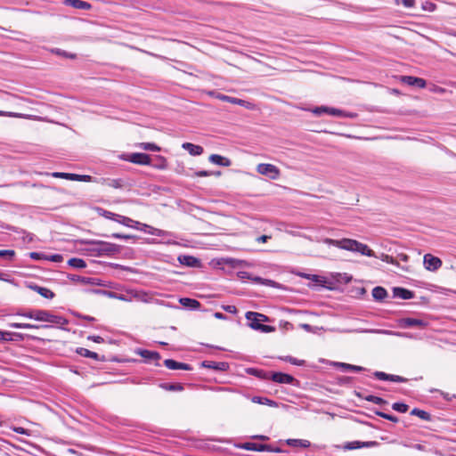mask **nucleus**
Masks as SVG:
<instances>
[{
	"label": "nucleus",
	"mask_w": 456,
	"mask_h": 456,
	"mask_svg": "<svg viewBox=\"0 0 456 456\" xmlns=\"http://www.w3.org/2000/svg\"><path fill=\"white\" fill-rule=\"evenodd\" d=\"M393 293L395 297H399L402 299H411L414 297L412 291L400 287L394 288Z\"/></svg>",
	"instance_id": "20"
},
{
	"label": "nucleus",
	"mask_w": 456,
	"mask_h": 456,
	"mask_svg": "<svg viewBox=\"0 0 456 456\" xmlns=\"http://www.w3.org/2000/svg\"><path fill=\"white\" fill-rule=\"evenodd\" d=\"M269 449H265V452H281L282 450L279 447H273L271 444H265Z\"/></svg>",
	"instance_id": "57"
},
{
	"label": "nucleus",
	"mask_w": 456,
	"mask_h": 456,
	"mask_svg": "<svg viewBox=\"0 0 456 456\" xmlns=\"http://www.w3.org/2000/svg\"><path fill=\"white\" fill-rule=\"evenodd\" d=\"M28 288L31 289L32 290L37 292L39 295H41L45 298L52 299L54 297V293L47 288L40 287L36 284H30V285H28Z\"/></svg>",
	"instance_id": "19"
},
{
	"label": "nucleus",
	"mask_w": 456,
	"mask_h": 456,
	"mask_svg": "<svg viewBox=\"0 0 456 456\" xmlns=\"http://www.w3.org/2000/svg\"><path fill=\"white\" fill-rule=\"evenodd\" d=\"M365 400L368 401V402L376 403V404L386 403V401L383 398L376 396V395H370L366 396Z\"/></svg>",
	"instance_id": "44"
},
{
	"label": "nucleus",
	"mask_w": 456,
	"mask_h": 456,
	"mask_svg": "<svg viewBox=\"0 0 456 456\" xmlns=\"http://www.w3.org/2000/svg\"><path fill=\"white\" fill-rule=\"evenodd\" d=\"M20 316L26 317L28 319L35 320V309H29L25 311H20L17 314Z\"/></svg>",
	"instance_id": "46"
},
{
	"label": "nucleus",
	"mask_w": 456,
	"mask_h": 456,
	"mask_svg": "<svg viewBox=\"0 0 456 456\" xmlns=\"http://www.w3.org/2000/svg\"><path fill=\"white\" fill-rule=\"evenodd\" d=\"M137 354L142 356V358L151 361V360H159L160 354L155 351H150L146 349H139L137 350Z\"/></svg>",
	"instance_id": "23"
},
{
	"label": "nucleus",
	"mask_w": 456,
	"mask_h": 456,
	"mask_svg": "<svg viewBox=\"0 0 456 456\" xmlns=\"http://www.w3.org/2000/svg\"><path fill=\"white\" fill-rule=\"evenodd\" d=\"M102 216L106 218L115 220L118 215L107 210H102Z\"/></svg>",
	"instance_id": "55"
},
{
	"label": "nucleus",
	"mask_w": 456,
	"mask_h": 456,
	"mask_svg": "<svg viewBox=\"0 0 456 456\" xmlns=\"http://www.w3.org/2000/svg\"><path fill=\"white\" fill-rule=\"evenodd\" d=\"M246 319L249 322L248 325L251 329L260 330L262 332H272L275 329L269 325L260 323V322H267L268 318L265 314H258L256 312H247Z\"/></svg>",
	"instance_id": "3"
},
{
	"label": "nucleus",
	"mask_w": 456,
	"mask_h": 456,
	"mask_svg": "<svg viewBox=\"0 0 456 456\" xmlns=\"http://www.w3.org/2000/svg\"><path fill=\"white\" fill-rule=\"evenodd\" d=\"M104 183L112 188H121L123 186V181L121 179H107Z\"/></svg>",
	"instance_id": "39"
},
{
	"label": "nucleus",
	"mask_w": 456,
	"mask_h": 456,
	"mask_svg": "<svg viewBox=\"0 0 456 456\" xmlns=\"http://www.w3.org/2000/svg\"><path fill=\"white\" fill-rule=\"evenodd\" d=\"M377 444L376 441L362 442V447H374Z\"/></svg>",
	"instance_id": "61"
},
{
	"label": "nucleus",
	"mask_w": 456,
	"mask_h": 456,
	"mask_svg": "<svg viewBox=\"0 0 456 456\" xmlns=\"http://www.w3.org/2000/svg\"><path fill=\"white\" fill-rule=\"evenodd\" d=\"M312 112L314 114H315L316 116H321L322 114H328V107L327 106L316 107L312 110Z\"/></svg>",
	"instance_id": "49"
},
{
	"label": "nucleus",
	"mask_w": 456,
	"mask_h": 456,
	"mask_svg": "<svg viewBox=\"0 0 456 456\" xmlns=\"http://www.w3.org/2000/svg\"><path fill=\"white\" fill-rule=\"evenodd\" d=\"M248 373L253 374L255 376L261 377L262 370H256V369H249L248 370Z\"/></svg>",
	"instance_id": "63"
},
{
	"label": "nucleus",
	"mask_w": 456,
	"mask_h": 456,
	"mask_svg": "<svg viewBox=\"0 0 456 456\" xmlns=\"http://www.w3.org/2000/svg\"><path fill=\"white\" fill-rule=\"evenodd\" d=\"M12 341H22L24 340V335L18 332H10Z\"/></svg>",
	"instance_id": "50"
},
{
	"label": "nucleus",
	"mask_w": 456,
	"mask_h": 456,
	"mask_svg": "<svg viewBox=\"0 0 456 456\" xmlns=\"http://www.w3.org/2000/svg\"><path fill=\"white\" fill-rule=\"evenodd\" d=\"M0 117L26 118L25 115L16 112L0 110Z\"/></svg>",
	"instance_id": "47"
},
{
	"label": "nucleus",
	"mask_w": 456,
	"mask_h": 456,
	"mask_svg": "<svg viewBox=\"0 0 456 456\" xmlns=\"http://www.w3.org/2000/svg\"><path fill=\"white\" fill-rule=\"evenodd\" d=\"M372 297L378 301H382L387 297V292L384 288L378 286L372 289Z\"/></svg>",
	"instance_id": "28"
},
{
	"label": "nucleus",
	"mask_w": 456,
	"mask_h": 456,
	"mask_svg": "<svg viewBox=\"0 0 456 456\" xmlns=\"http://www.w3.org/2000/svg\"><path fill=\"white\" fill-rule=\"evenodd\" d=\"M128 160L134 164L150 165L151 157L145 153H132L128 157Z\"/></svg>",
	"instance_id": "13"
},
{
	"label": "nucleus",
	"mask_w": 456,
	"mask_h": 456,
	"mask_svg": "<svg viewBox=\"0 0 456 456\" xmlns=\"http://www.w3.org/2000/svg\"><path fill=\"white\" fill-rule=\"evenodd\" d=\"M328 114L339 118H355L357 117L356 113L347 112L339 109L328 107Z\"/></svg>",
	"instance_id": "17"
},
{
	"label": "nucleus",
	"mask_w": 456,
	"mask_h": 456,
	"mask_svg": "<svg viewBox=\"0 0 456 456\" xmlns=\"http://www.w3.org/2000/svg\"><path fill=\"white\" fill-rule=\"evenodd\" d=\"M401 81L408 86H417L419 88H424L427 85L425 79L412 76H403Z\"/></svg>",
	"instance_id": "12"
},
{
	"label": "nucleus",
	"mask_w": 456,
	"mask_h": 456,
	"mask_svg": "<svg viewBox=\"0 0 456 456\" xmlns=\"http://www.w3.org/2000/svg\"><path fill=\"white\" fill-rule=\"evenodd\" d=\"M323 242L330 246H335L341 249L358 252L361 255L367 256H375V253L372 249H370L366 244L359 242L353 239L344 238L342 240H333L330 238H325Z\"/></svg>",
	"instance_id": "1"
},
{
	"label": "nucleus",
	"mask_w": 456,
	"mask_h": 456,
	"mask_svg": "<svg viewBox=\"0 0 456 456\" xmlns=\"http://www.w3.org/2000/svg\"><path fill=\"white\" fill-rule=\"evenodd\" d=\"M256 171L263 175H266L271 179H277L280 176L279 168L273 164L261 163L256 167Z\"/></svg>",
	"instance_id": "5"
},
{
	"label": "nucleus",
	"mask_w": 456,
	"mask_h": 456,
	"mask_svg": "<svg viewBox=\"0 0 456 456\" xmlns=\"http://www.w3.org/2000/svg\"><path fill=\"white\" fill-rule=\"evenodd\" d=\"M397 259L400 261L407 262L409 260V256L406 254L401 253L398 254Z\"/></svg>",
	"instance_id": "62"
},
{
	"label": "nucleus",
	"mask_w": 456,
	"mask_h": 456,
	"mask_svg": "<svg viewBox=\"0 0 456 456\" xmlns=\"http://www.w3.org/2000/svg\"><path fill=\"white\" fill-rule=\"evenodd\" d=\"M283 361L285 362H288L293 365H297V366H302L305 364V361L304 360H298L297 358H294L292 356H285L284 358H282Z\"/></svg>",
	"instance_id": "43"
},
{
	"label": "nucleus",
	"mask_w": 456,
	"mask_h": 456,
	"mask_svg": "<svg viewBox=\"0 0 456 456\" xmlns=\"http://www.w3.org/2000/svg\"><path fill=\"white\" fill-rule=\"evenodd\" d=\"M0 341H4V342L12 341L10 331L0 330Z\"/></svg>",
	"instance_id": "51"
},
{
	"label": "nucleus",
	"mask_w": 456,
	"mask_h": 456,
	"mask_svg": "<svg viewBox=\"0 0 456 456\" xmlns=\"http://www.w3.org/2000/svg\"><path fill=\"white\" fill-rule=\"evenodd\" d=\"M179 302L183 306L187 307V308L196 310L200 307V303L196 299H192V298H189V297H181L179 299Z\"/></svg>",
	"instance_id": "25"
},
{
	"label": "nucleus",
	"mask_w": 456,
	"mask_h": 456,
	"mask_svg": "<svg viewBox=\"0 0 456 456\" xmlns=\"http://www.w3.org/2000/svg\"><path fill=\"white\" fill-rule=\"evenodd\" d=\"M254 281H256V282H259V283H263V284H273V283H274V281H270V280H265V281H264V280L262 278H260V277H256L254 279Z\"/></svg>",
	"instance_id": "59"
},
{
	"label": "nucleus",
	"mask_w": 456,
	"mask_h": 456,
	"mask_svg": "<svg viewBox=\"0 0 456 456\" xmlns=\"http://www.w3.org/2000/svg\"><path fill=\"white\" fill-rule=\"evenodd\" d=\"M243 449L255 452H265V449H269L265 444L256 443H245L242 446Z\"/></svg>",
	"instance_id": "27"
},
{
	"label": "nucleus",
	"mask_w": 456,
	"mask_h": 456,
	"mask_svg": "<svg viewBox=\"0 0 456 456\" xmlns=\"http://www.w3.org/2000/svg\"><path fill=\"white\" fill-rule=\"evenodd\" d=\"M134 224H137V225H140L138 230L143 231L145 232H148L151 235L160 236L162 234V232H163L159 229L151 227V226H150L148 224H142V223L137 222V221L134 222Z\"/></svg>",
	"instance_id": "24"
},
{
	"label": "nucleus",
	"mask_w": 456,
	"mask_h": 456,
	"mask_svg": "<svg viewBox=\"0 0 456 456\" xmlns=\"http://www.w3.org/2000/svg\"><path fill=\"white\" fill-rule=\"evenodd\" d=\"M392 409L398 412H406L409 409V406L403 403H395L392 405Z\"/></svg>",
	"instance_id": "40"
},
{
	"label": "nucleus",
	"mask_w": 456,
	"mask_h": 456,
	"mask_svg": "<svg viewBox=\"0 0 456 456\" xmlns=\"http://www.w3.org/2000/svg\"><path fill=\"white\" fill-rule=\"evenodd\" d=\"M164 365L169 370H191V367L189 364L183 363V362H179L173 359L165 360Z\"/></svg>",
	"instance_id": "15"
},
{
	"label": "nucleus",
	"mask_w": 456,
	"mask_h": 456,
	"mask_svg": "<svg viewBox=\"0 0 456 456\" xmlns=\"http://www.w3.org/2000/svg\"><path fill=\"white\" fill-rule=\"evenodd\" d=\"M201 365L204 368L219 371H225L228 369V363L225 362L204 361L202 362Z\"/></svg>",
	"instance_id": "14"
},
{
	"label": "nucleus",
	"mask_w": 456,
	"mask_h": 456,
	"mask_svg": "<svg viewBox=\"0 0 456 456\" xmlns=\"http://www.w3.org/2000/svg\"><path fill=\"white\" fill-rule=\"evenodd\" d=\"M68 263L70 266L77 269H82L86 266V264L83 259L77 257L70 258Z\"/></svg>",
	"instance_id": "34"
},
{
	"label": "nucleus",
	"mask_w": 456,
	"mask_h": 456,
	"mask_svg": "<svg viewBox=\"0 0 456 456\" xmlns=\"http://www.w3.org/2000/svg\"><path fill=\"white\" fill-rule=\"evenodd\" d=\"M424 265L427 270L435 272L442 266V260L431 254H426L424 256Z\"/></svg>",
	"instance_id": "7"
},
{
	"label": "nucleus",
	"mask_w": 456,
	"mask_h": 456,
	"mask_svg": "<svg viewBox=\"0 0 456 456\" xmlns=\"http://www.w3.org/2000/svg\"><path fill=\"white\" fill-rule=\"evenodd\" d=\"M286 444L291 447L302 448H307L311 445V443L308 440L305 439H288L286 440Z\"/></svg>",
	"instance_id": "26"
},
{
	"label": "nucleus",
	"mask_w": 456,
	"mask_h": 456,
	"mask_svg": "<svg viewBox=\"0 0 456 456\" xmlns=\"http://www.w3.org/2000/svg\"><path fill=\"white\" fill-rule=\"evenodd\" d=\"M115 221L126 225V226H133V224H134V220L129 218V217H126V216H117V218L115 219Z\"/></svg>",
	"instance_id": "38"
},
{
	"label": "nucleus",
	"mask_w": 456,
	"mask_h": 456,
	"mask_svg": "<svg viewBox=\"0 0 456 456\" xmlns=\"http://www.w3.org/2000/svg\"><path fill=\"white\" fill-rule=\"evenodd\" d=\"M373 375L380 380H387V381H393V382H400L403 383L407 381V379L398 376V375H393V374H387L383 371H375Z\"/></svg>",
	"instance_id": "11"
},
{
	"label": "nucleus",
	"mask_w": 456,
	"mask_h": 456,
	"mask_svg": "<svg viewBox=\"0 0 456 456\" xmlns=\"http://www.w3.org/2000/svg\"><path fill=\"white\" fill-rule=\"evenodd\" d=\"M223 309L227 312V313H230V314H236L237 313V308L235 305H223Z\"/></svg>",
	"instance_id": "53"
},
{
	"label": "nucleus",
	"mask_w": 456,
	"mask_h": 456,
	"mask_svg": "<svg viewBox=\"0 0 456 456\" xmlns=\"http://www.w3.org/2000/svg\"><path fill=\"white\" fill-rule=\"evenodd\" d=\"M88 339H91L93 340L94 342H96V343H102L103 342V338L100 336H90L88 337Z\"/></svg>",
	"instance_id": "60"
},
{
	"label": "nucleus",
	"mask_w": 456,
	"mask_h": 456,
	"mask_svg": "<svg viewBox=\"0 0 456 456\" xmlns=\"http://www.w3.org/2000/svg\"><path fill=\"white\" fill-rule=\"evenodd\" d=\"M376 414L383 419H386L387 420H390V421H393V422H397L398 421V418L396 416H394V415H390V414H387V413H385V412H381V411H377Z\"/></svg>",
	"instance_id": "48"
},
{
	"label": "nucleus",
	"mask_w": 456,
	"mask_h": 456,
	"mask_svg": "<svg viewBox=\"0 0 456 456\" xmlns=\"http://www.w3.org/2000/svg\"><path fill=\"white\" fill-rule=\"evenodd\" d=\"M8 326L10 328H14V329H50V328H52V326L48 325V324L36 325V324L21 323V322H10L8 324Z\"/></svg>",
	"instance_id": "18"
},
{
	"label": "nucleus",
	"mask_w": 456,
	"mask_h": 456,
	"mask_svg": "<svg viewBox=\"0 0 456 456\" xmlns=\"http://www.w3.org/2000/svg\"><path fill=\"white\" fill-rule=\"evenodd\" d=\"M139 147L144 151H159L160 148L155 143L151 142H142Z\"/></svg>",
	"instance_id": "36"
},
{
	"label": "nucleus",
	"mask_w": 456,
	"mask_h": 456,
	"mask_svg": "<svg viewBox=\"0 0 456 456\" xmlns=\"http://www.w3.org/2000/svg\"><path fill=\"white\" fill-rule=\"evenodd\" d=\"M111 238H116V239H124V240H129V239H133L134 236L132 235H123V234H120V233H112L110 235Z\"/></svg>",
	"instance_id": "54"
},
{
	"label": "nucleus",
	"mask_w": 456,
	"mask_h": 456,
	"mask_svg": "<svg viewBox=\"0 0 456 456\" xmlns=\"http://www.w3.org/2000/svg\"><path fill=\"white\" fill-rule=\"evenodd\" d=\"M216 97L217 99H219L220 101L227 102H230V103H232V104H237V105H240V106H243V107H246L248 109H250V106H251V103L247 102V101H244V100L239 99V98H235V97H232V96H229V95H225V94H217Z\"/></svg>",
	"instance_id": "9"
},
{
	"label": "nucleus",
	"mask_w": 456,
	"mask_h": 456,
	"mask_svg": "<svg viewBox=\"0 0 456 456\" xmlns=\"http://www.w3.org/2000/svg\"><path fill=\"white\" fill-rule=\"evenodd\" d=\"M15 256V251L12 249H0V257L5 260H12Z\"/></svg>",
	"instance_id": "37"
},
{
	"label": "nucleus",
	"mask_w": 456,
	"mask_h": 456,
	"mask_svg": "<svg viewBox=\"0 0 456 456\" xmlns=\"http://www.w3.org/2000/svg\"><path fill=\"white\" fill-rule=\"evenodd\" d=\"M411 415L418 416L419 418H420L423 420H428V421L431 420V415L428 411L418 409V408H414L413 410H411Z\"/></svg>",
	"instance_id": "31"
},
{
	"label": "nucleus",
	"mask_w": 456,
	"mask_h": 456,
	"mask_svg": "<svg viewBox=\"0 0 456 456\" xmlns=\"http://www.w3.org/2000/svg\"><path fill=\"white\" fill-rule=\"evenodd\" d=\"M428 325V322L417 318L406 317L401 318L398 320V326L403 329L411 328V327H419L425 328Z\"/></svg>",
	"instance_id": "6"
},
{
	"label": "nucleus",
	"mask_w": 456,
	"mask_h": 456,
	"mask_svg": "<svg viewBox=\"0 0 456 456\" xmlns=\"http://www.w3.org/2000/svg\"><path fill=\"white\" fill-rule=\"evenodd\" d=\"M209 161L213 164L222 166V167H230L231 166V160L225 157H223L218 154H212L209 157Z\"/></svg>",
	"instance_id": "22"
},
{
	"label": "nucleus",
	"mask_w": 456,
	"mask_h": 456,
	"mask_svg": "<svg viewBox=\"0 0 456 456\" xmlns=\"http://www.w3.org/2000/svg\"><path fill=\"white\" fill-rule=\"evenodd\" d=\"M381 260L388 264L395 265L396 261L389 255L382 254L380 256Z\"/></svg>",
	"instance_id": "52"
},
{
	"label": "nucleus",
	"mask_w": 456,
	"mask_h": 456,
	"mask_svg": "<svg viewBox=\"0 0 456 456\" xmlns=\"http://www.w3.org/2000/svg\"><path fill=\"white\" fill-rule=\"evenodd\" d=\"M183 149L186 150L191 156H200L203 153V148L191 142H184L182 145Z\"/></svg>",
	"instance_id": "21"
},
{
	"label": "nucleus",
	"mask_w": 456,
	"mask_h": 456,
	"mask_svg": "<svg viewBox=\"0 0 456 456\" xmlns=\"http://www.w3.org/2000/svg\"><path fill=\"white\" fill-rule=\"evenodd\" d=\"M179 261L181 264L188 265V266H196L199 263V260L191 256H183L179 257Z\"/></svg>",
	"instance_id": "32"
},
{
	"label": "nucleus",
	"mask_w": 456,
	"mask_h": 456,
	"mask_svg": "<svg viewBox=\"0 0 456 456\" xmlns=\"http://www.w3.org/2000/svg\"><path fill=\"white\" fill-rule=\"evenodd\" d=\"M13 431L18 434H23V435H28V432L27 429L21 428V427H15L13 428Z\"/></svg>",
	"instance_id": "58"
},
{
	"label": "nucleus",
	"mask_w": 456,
	"mask_h": 456,
	"mask_svg": "<svg viewBox=\"0 0 456 456\" xmlns=\"http://www.w3.org/2000/svg\"><path fill=\"white\" fill-rule=\"evenodd\" d=\"M63 4L66 6H71L79 10H90L92 8L91 4L83 0H64Z\"/></svg>",
	"instance_id": "16"
},
{
	"label": "nucleus",
	"mask_w": 456,
	"mask_h": 456,
	"mask_svg": "<svg viewBox=\"0 0 456 456\" xmlns=\"http://www.w3.org/2000/svg\"><path fill=\"white\" fill-rule=\"evenodd\" d=\"M76 352L81 355V356H84V357H87V358H92V359H94V360H98L99 359V355L97 353H94V352H92L86 348H84V347H78Z\"/></svg>",
	"instance_id": "30"
},
{
	"label": "nucleus",
	"mask_w": 456,
	"mask_h": 456,
	"mask_svg": "<svg viewBox=\"0 0 456 456\" xmlns=\"http://www.w3.org/2000/svg\"><path fill=\"white\" fill-rule=\"evenodd\" d=\"M271 379L280 384H292L296 380L293 376L282 372H273Z\"/></svg>",
	"instance_id": "10"
},
{
	"label": "nucleus",
	"mask_w": 456,
	"mask_h": 456,
	"mask_svg": "<svg viewBox=\"0 0 456 456\" xmlns=\"http://www.w3.org/2000/svg\"><path fill=\"white\" fill-rule=\"evenodd\" d=\"M374 332L376 333H380V334H387V335H395V336H399V337H405V338H410L411 336L408 335V334H403V333H400V332H395V331H392V330H374Z\"/></svg>",
	"instance_id": "42"
},
{
	"label": "nucleus",
	"mask_w": 456,
	"mask_h": 456,
	"mask_svg": "<svg viewBox=\"0 0 456 456\" xmlns=\"http://www.w3.org/2000/svg\"><path fill=\"white\" fill-rule=\"evenodd\" d=\"M35 321L50 323L49 325L52 327V324L63 327L69 323L63 316L53 314L50 311L43 309H35Z\"/></svg>",
	"instance_id": "2"
},
{
	"label": "nucleus",
	"mask_w": 456,
	"mask_h": 456,
	"mask_svg": "<svg viewBox=\"0 0 456 456\" xmlns=\"http://www.w3.org/2000/svg\"><path fill=\"white\" fill-rule=\"evenodd\" d=\"M344 448L347 449V450H354V449L362 448V442H360V441L349 442L344 446Z\"/></svg>",
	"instance_id": "45"
},
{
	"label": "nucleus",
	"mask_w": 456,
	"mask_h": 456,
	"mask_svg": "<svg viewBox=\"0 0 456 456\" xmlns=\"http://www.w3.org/2000/svg\"><path fill=\"white\" fill-rule=\"evenodd\" d=\"M93 245L92 251L97 256H112L120 252V246L102 240H95L91 242Z\"/></svg>",
	"instance_id": "4"
},
{
	"label": "nucleus",
	"mask_w": 456,
	"mask_h": 456,
	"mask_svg": "<svg viewBox=\"0 0 456 456\" xmlns=\"http://www.w3.org/2000/svg\"><path fill=\"white\" fill-rule=\"evenodd\" d=\"M336 365L342 368L343 370H353V371H362L364 368L357 365H352L345 362H337Z\"/></svg>",
	"instance_id": "33"
},
{
	"label": "nucleus",
	"mask_w": 456,
	"mask_h": 456,
	"mask_svg": "<svg viewBox=\"0 0 456 456\" xmlns=\"http://www.w3.org/2000/svg\"><path fill=\"white\" fill-rule=\"evenodd\" d=\"M53 176L57 177V178H65V179H69V180H72V181H79V182H90L92 180V177L90 175L61 173V172H55L53 174Z\"/></svg>",
	"instance_id": "8"
},
{
	"label": "nucleus",
	"mask_w": 456,
	"mask_h": 456,
	"mask_svg": "<svg viewBox=\"0 0 456 456\" xmlns=\"http://www.w3.org/2000/svg\"><path fill=\"white\" fill-rule=\"evenodd\" d=\"M251 401L255 403H259V404H265V405H268V406H271V407H276L277 406V403L267 398V397H262V396H254L252 397Z\"/></svg>",
	"instance_id": "29"
},
{
	"label": "nucleus",
	"mask_w": 456,
	"mask_h": 456,
	"mask_svg": "<svg viewBox=\"0 0 456 456\" xmlns=\"http://www.w3.org/2000/svg\"><path fill=\"white\" fill-rule=\"evenodd\" d=\"M51 52L56 55L62 56L65 58L76 59V57H77V55L75 53H67L66 51L59 49V48H53L51 50Z\"/></svg>",
	"instance_id": "35"
},
{
	"label": "nucleus",
	"mask_w": 456,
	"mask_h": 456,
	"mask_svg": "<svg viewBox=\"0 0 456 456\" xmlns=\"http://www.w3.org/2000/svg\"><path fill=\"white\" fill-rule=\"evenodd\" d=\"M162 387L169 390V391H182L183 389V387L182 384L176 383V384H164L162 385Z\"/></svg>",
	"instance_id": "41"
},
{
	"label": "nucleus",
	"mask_w": 456,
	"mask_h": 456,
	"mask_svg": "<svg viewBox=\"0 0 456 456\" xmlns=\"http://www.w3.org/2000/svg\"><path fill=\"white\" fill-rule=\"evenodd\" d=\"M402 4L406 8H412L415 5V0H402Z\"/></svg>",
	"instance_id": "56"
},
{
	"label": "nucleus",
	"mask_w": 456,
	"mask_h": 456,
	"mask_svg": "<svg viewBox=\"0 0 456 456\" xmlns=\"http://www.w3.org/2000/svg\"><path fill=\"white\" fill-rule=\"evenodd\" d=\"M271 237L268 236V235H262V236H259L257 239H256V241L258 242H266Z\"/></svg>",
	"instance_id": "64"
}]
</instances>
